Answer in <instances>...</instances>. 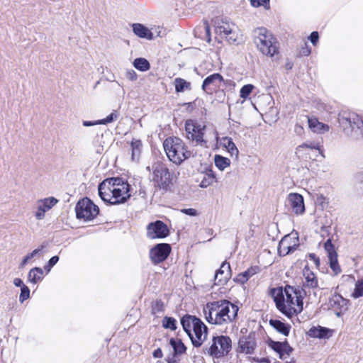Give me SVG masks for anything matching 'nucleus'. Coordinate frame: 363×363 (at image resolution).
Masks as SVG:
<instances>
[{
  "mask_svg": "<svg viewBox=\"0 0 363 363\" xmlns=\"http://www.w3.org/2000/svg\"><path fill=\"white\" fill-rule=\"evenodd\" d=\"M330 267L333 270V273L337 275L341 272L340 267L338 264L337 257H334L328 259Z\"/></svg>",
  "mask_w": 363,
  "mask_h": 363,
  "instance_id": "a18cd8bd",
  "label": "nucleus"
},
{
  "mask_svg": "<svg viewBox=\"0 0 363 363\" xmlns=\"http://www.w3.org/2000/svg\"><path fill=\"white\" fill-rule=\"evenodd\" d=\"M169 343L173 347L175 354H182L185 353L186 347L180 339L172 338Z\"/></svg>",
  "mask_w": 363,
  "mask_h": 363,
  "instance_id": "2f4dec72",
  "label": "nucleus"
},
{
  "mask_svg": "<svg viewBox=\"0 0 363 363\" xmlns=\"http://www.w3.org/2000/svg\"><path fill=\"white\" fill-rule=\"evenodd\" d=\"M292 66H293V65H292V63H291V62H288V63H286V68H287L288 69H291L292 68Z\"/></svg>",
  "mask_w": 363,
  "mask_h": 363,
  "instance_id": "338daca9",
  "label": "nucleus"
},
{
  "mask_svg": "<svg viewBox=\"0 0 363 363\" xmlns=\"http://www.w3.org/2000/svg\"><path fill=\"white\" fill-rule=\"evenodd\" d=\"M269 325L276 330L278 333L284 336H288L291 328V325L281 322L279 320L270 319L269 321Z\"/></svg>",
  "mask_w": 363,
  "mask_h": 363,
  "instance_id": "b1692460",
  "label": "nucleus"
},
{
  "mask_svg": "<svg viewBox=\"0 0 363 363\" xmlns=\"http://www.w3.org/2000/svg\"><path fill=\"white\" fill-rule=\"evenodd\" d=\"M319 35L317 31H313L311 33L309 39L313 45H315L318 41Z\"/></svg>",
  "mask_w": 363,
  "mask_h": 363,
  "instance_id": "4d7b16f0",
  "label": "nucleus"
},
{
  "mask_svg": "<svg viewBox=\"0 0 363 363\" xmlns=\"http://www.w3.org/2000/svg\"><path fill=\"white\" fill-rule=\"evenodd\" d=\"M216 166L220 170H224L226 167L230 166V161L228 158L224 157L221 155H216L214 158Z\"/></svg>",
  "mask_w": 363,
  "mask_h": 363,
  "instance_id": "e433bc0d",
  "label": "nucleus"
},
{
  "mask_svg": "<svg viewBox=\"0 0 363 363\" xmlns=\"http://www.w3.org/2000/svg\"><path fill=\"white\" fill-rule=\"evenodd\" d=\"M152 179L154 186L160 189L168 190L172 184L173 174L167 167L162 163L157 162L152 165Z\"/></svg>",
  "mask_w": 363,
  "mask_h": 363,
  "instance_id": "1a4fd4ad",
  "label": "nucleus"
},
{
  "mask_svg": "<svg viewBox=\"0 0 363 363\" xmlns=\"http://www.w3.org/2000/svg\"><path fill=\"white\" fill-rule=\"evenodd\" d=\"M269 294L275 302L277 308L287 318H292L303 311V300L299 289L286 285L272 288Z\"/></svg>",
  "mask_w": 363,
  "mask_h": 363,
  "instance_id": "f257e3e1",
  "label": "nucleus"
},
{
  "mask_svg": "<svg viewBox=\"0 0 363 363\" xmlns=\"http://www.w3.org/2000/svg\"><path fill=\"white\" fill-rule=\"evenodd\" d=\"M163 146L169 160L177 164H181L191 155V152L186 150L183 140L177 137L167 138Z\"/></svg>",
  "mask_w": 363,
  "mask_h": 363,
  "instance_id": "0eeeda50",
  "label": "nucleus"
},
{
  "mask_svg": "<svg viewBox=\"0 0 363 363\" xmlns=\"http://www.w3.org/2000/svg\"><path fill=\"white\" fill-rule=\"evenodd\" d=\"M329 303L334 310H339L336 312L337 316H340L342 313L347 309V300L339 294L333 295L330 298Z\"/></svg>",
  "mask_w": 363,
  "mask_h": 363,
  "instance_id": "aec40b11",
  "label": "nucleus"
},
{
  "mask_svg": "<svg viewBox=\"0 0 363 363\" xmlns=\"http://www.w3.org/2000/svg\"><path fill=\"white\" fill-rule=\"evenodd\" d=\"M311 48L306 44L300 51V54L303 56H308L311 54Z\"/></svg>",
  "mask_w": 363,
  "mask_h": 363,
  "instance_id": "bf43d9fd",
  "label": "nucleus"
},
{
  "mask_svg": "<svg viewBox=\"0 0 363 363\" xmlns=\"http://www.w3.org/2000/svg\"><path fill=\"white\" fill-rule=\"evenodd\" d=\"M239 311L238 306L225 299L207 303L203 308L206 320L212 325H225L233 323Z\"/></svg>",
  "mask_w": 363,
  "mask_h": 363,
  "instance_id": "f03ea898",
  "label": "nucleus"
},
{
  "mask_svg": "<svg viewBox=\"0 0 363 363\" xmlns=\"http://www.w3.org/2000/svg\"><path fill=\"white\" fill-rule=\"evenodd\" d=\"M147 230V237L150 239L163 238L169 233L167 226L160 220L150 223Z\"/></svg>",
  "mask_w": 363,
  "mask_h": 363,
  "instance_id": "2eb2a0df",
  "label": "nucleus"
},
{
  "mask_svg": "<svg viewBox=\"0 0 363 363\" xmlns=\"http://www.w3.org/2000/svg\"><path fill=\"white\" fill-rule=\"evenodd\" d=\"M253 360L258 363H270V360L266 357H263V358L255 357V358H253Z\"/></svg>",
  "mask_w": 363,
  "mask_h": 363,
  "instance_id": "e2e57ef3",
  "label": "nucleus"
},
{
  "mask_svg": "<svg viewBox=\"0 0 363 363\" xmlns=\"http://www.w3.org/2000/svg\"><path fill=\"white\" fill-rule=\"evenodd\" d=\"M162 325L165 328H169L172 330H175L177 328L176 320L172 317H164L162 321Z\"/></svg>",
  "mask_w": 363,
  "mask_h": 363,
  "instance_id": "c03bdc74",
  "label": "nucleus"
},
{
  "mask_svg": "<svg viewBox=\"0 0 363 363\" xmlns=\"http://www.w3.org/2000/svg\"><path fill=\"white\" fill-rule=\"evenodd\" d=\"M59 260V257L58 256H53L52 257L49 261H48V264L45 267V269L49 272L51 268L55 265L57 264V262H58Z\"/></svg>",
  "mask_w": 363,
  "mask_h": 363,
  "instance_id": "864d4df0",
  "label": "nucleus"
},
{
  "mask_svg": "<svg viewBox=\"0 0 363 363\" xmlns=\"http://www.w3.org/2000/svg\"><path fill=\"white\" fill-rule=\"evenodd\" d=\"M320 144L318 143H313V142H311V143H303L302 145H300L298 147H297V150H299L301 148H303V147H308V148H310V149H312V150H320Z\"/></svg>",
  "mask_w": 363,
  "mask_h": 363,
  "instance_id": "603ef678",
  "label": "nucleus"
},
{
  "mask_svg": "<svg viewBox=\"0 0 363 363\" xmlns=\"http://www.w3.org/2000/svg\"><path fill=\"white\" fill-rule=\"evenodd\" d=\"M199 319L195 316L191 315H184L181 320V324L183 327L184 331L188 334L189 337L191 336V328L193 329L194 326V320Z\"/></svg>",
  "mask_w": 363,
  "mask_h": 363,
  "instance_id": "cd10ccee",
  "label": "nucleus"
},
{
  "mask_svg": "<svg viewBox=\"0 0 363 363\" xmlns=\"http://www.w3.org/2000/svg\"><path fill=\"white\" fill-rule=\"evenodd\" d=\"M13 284L16 286L21 287V289L23 288V286H26L20 278L14 279Z\"/></svg>",
  "mask_w": 363,
  "mask_h": 363,
  "instance_id": "0e129e2a",
  "label": "nucleus"
},
{
  "mask_svg": "<svg viewBox=\"0 0 363 363\" xmlns=\"http://www.w3.org/2000/svg\"><path fill=\"white\" fill-rule=\"evenodd\" d=\"M99 195L106 203L117 205L125 203L130 197V185L121 177H111L99 185Z\"/></svg>",
  "mask_w": 363,
  "mask_h": 363,
  "instance_id": "7ed1b4c3",
  "label": "nucleus"
},
{
  "mask_svg": "<svg viewBox=\"0 0 363 363\" xmlns=\"http://www.w3.org/2000/svg\"><path fill=\"white\" fill-rule=\"evenodd\" d=\"M174 85L177 92H183L185 90L191 89V83L179 77L174 79Z\"/></svg>",
  "mask_w": 363,
  "mask_h": 363,
  "instance_id": "72a5a7b5",
  "label": "nucleus"
},
{
  "mask_svg": "<svg viewBox=\"0 0 363 363\" xmlns=\"http://www.w3.org/2000/svg\"><path fill=\"white\" fill-rule=\"evenodd\" d=\"M43 270L40 267H34L30 270L28 274V281L36 284L43 279Z\"/></svg>",
  "mask_w": 363,
  "mask_h": 363,
  "instance_id": "c756f323",
  "label": "nucleus"
},
{
  "mask_svg": "<svg viewBox=\"0 0 363 363\" xmlns=\"http://www.w3.org/2000/svg\"><path fill=\"white\" fill-rule=\"evenodd\" d=\"M354 189L358 195H363V172L357 175Z\"/></svg>",
  "mask_w": 363,
  "mask_h": 363,
  "instance_id": "a19ab883",
  "label": "nucleus"
},
{
  "mask_svg": "<svg viewBox=\"0 0 363 363\" xmlns=\"http://www.w3.org/2000/svg\"><path fill=\"white\" fill-rule=\"evenodd\" d=\"M215 181L216 177L213 171L209 170L205 174L203 179L200 183V186L201 188H207L208 186H211Z\"/></svg>",
  "mask_w": 363,
  "mask_h": 363,
  "instance_id": "f704fd0d",
  "label": "nucleus"
},
{
  "mask_svg": "<svg viewBox=\"0 0 363 363\" xmlns=\"http://www.w3.org/2000/svg\"><path fill=\"white\" fill-rule=\"evenodd\" d=\"M286 363H296L295 360L294 359H292L291 361L289 362H286Z\"/></svg>",
  "mask_w": 363,
  "mask_h": 363,
  "instance_id": "774afa93",
  "label": "nucleus"
},
{
  "mask_svg": "<svg viewBox=\"0 0 363 363\" xmlns=\"http://www.w3.org/2000/svg\"><path fill=\"white\" fill-rule=\"evenodd\" d=\"M308 122L309 128L314 133L323 134L330 130L328 125L320 122L316 118H308Z\"/></svg>",
  "mask_w": 363,
  "mask_h": 363,
  "instance_id": "5701e85b",
  "label": "nucleus"
},
{
  "mask_svg": "<svg viewBox=\"0 0 363 363\" xmlns=\"http://www.w3.org/2000/svg\"><path fill=\"white\" fill-rule=\"evenodd\" d=\"M257 347V340L255 333L242 336L239 339L238 352L246 354L254 353Z\"/></svg>",
  "mask_w": 363,
  "mask_h": 363,
  "instance_id": "4468645a",
  "label": "nucleus"
},
{
  "mask_svg": "<svg viewBox=\"0 0 363 363\" xmlns=\"http://www.w3.org/2000/svg\"><path fill=\"white\" fill-rule=\"evenodd\" d=\"M258 272H259V267L254 266L248 268L246 271L243 272V274L245 275L246 277H247V279H249L251 277L257 274Z\"/></svg>",
  "mask_w": 363,
  "mask_h": 363,
  "instance_id": "3c124183",
  "label": "nucleus"
},
{
  "mask_svg": "<svg viewBox=\"0 0 363 363\" xmlns=\"http://www.w3.org/2000/svg\"><path fill=\"white\" fill-rule=\"evenodd\" d=\"M308 334L311 337L328 338L331 336V330L323 327H313L309 330Z\"/></svg>",
  "mask_w": 363,
  "mask_h": 363,
  "instance_id": "bb28decb",
  "label": "nucleus"
},
{
  "mask_svg": "<svg viewBox=\"0 0 363 363\" xmlns=\"http://www.w3.org/2000/svg\"><path fill=\"white\" fill-rule=\"evenodd\" d=\"M133 66L138 70L142 72L147 71L150 67V63L149 62L142 57L136 58L133 62Z\"/></svg>",
  "mask_w": 363,
  "mask_h": 363,
  "instance_id": "c9c22d12",
  "label": "nucleus"
},
{
  "mask_svg": "<svg viewBox=\"0 0 363 363\" xmlns=\"http://www.w3.org/2000/svg\"><path fill=\"white\" fill-rule=\"evenodd\" d=\"M287 202L296 215H302L305 212L303 197L301 194L297 193L289 194Z\"/></svg>",
  "mask_w": 363,
  "mask_h": 363,
  "instance_id": "dca6fc26",
  "label": "nucleus"
},
{
  "mask_svg": "<svg viewBox=\"0 0 363 363\" xmlns=\"http://www.w3.org/2000/svg\"><path fill=\"white\" fill-rule=\"evenodd\" d=\"M58 202L57 199L54 197H49L38 202L37 211L35 212V218L38 220H42L45 217V213L49 211Z\"/></svg>",
  "mask_w": 363,
  "mask_h": 363,
  "instance_id": "a211bd4d",
  "label": "nucleus"
},
{
  "mask_svg": "<svg viewBox=\"0 0 363 363\" xmlns=\"http://www.w3.org/2000/svg\"><path fill=\"white\" fill-rule=\"evenodd\" d=\"M164 309V303L161 300H157L152 305L151 312L152 315H156L157 314L162 313Z\"/></svg>",
  "mask_w": 363,
  "mask_h": 363,
  "instance_id": "37998d69",
  "label": "nucleus"
},
{
  "mask_svg": "<svg viewBox=\"0 0 363 363\" xmlns=\"http://www.w3.org/2000/svg\"><path fill=\"white\" fill-rule=\"evenodd\" d=\"M235 280L240 284H245V282L247 281L248 279L247 277H246L245 275L243 274V272H242L236 277Z\"/></svg>",
  "mask_w": 363,
  "mask_h": 363,
  "instance_id": "13d9d810",
  "label": "nucleus"
},
{
  "mask_svg": "<svg viewBox=\"0 0 363 363\" xmlns=\"http://www.w3.org/2000/svg\"><path fill=\"white\" fill-rule=\"evenodd\" d=\"M223 146L230 153L232 156L238 155V150L233 143L232 138L228 137H224L222 139Z\"/></svg>",
  "mask_w": 363,
  "mask_h": 363,
  "instance_id": "473e14b6",
  "label": "nucleus"
},
{
  "mask_svg": "<svg viewBox=\"0 0 363 363\" xmlns=\"http://www.w3.org/2000/svg\"><path fill=\"white\" fill-rule=\"evenodd\" d=\"M231 276V269L230 264L227 262H223L219 269H218L215 274V284H223L227 282Z\"/></svg>",
  "mask_w": 363,
  "mask_h": 363,
  "instance_id": "6ab92c4d",
  "label": "nucleus"
},
{
  "mask_svg": "<svg viewBox=\"0 0 363 363\" xmlns=\"http://www.w3.org/2000/svg\"><path fill=\"white\" fill-rule=\"evenodd\" d=\"M294 351V349L289 345V342L286 341V346L283 347L282 351L279 355V358L281 359H284L286 357L289 356L291 353Z\"/></svg>",
  "mask_w": 363,
  "mask_h": 363,
  "instance_id": "09e8293b",
  "label": "nucleus"
},
{
  "mask_svg": "<svg viewBox=\"0 0 363 363\" xmlns=\"http://www.w3.org/2000/svg\"><path fill=\"white\" fill-rule=\"evenodd\" d=\"M46 247V245H41L38 248L34 250L31 253L28 254L22 260L21 262V267L25 266L29 259L34 257L36 255H38L40 251H42L45 247Z\"/></svg>",
  "mask_w": 363,
  "mask_h": 363,
  "instance_id": "79ce46f5",
  "label": "nucleus"
},
{
  "mask_svg": "<svg viewBox=\"0 0 363 363\" xmlns=\"http://www.w3.org/2000/svg\"><path fill=\"white\" fill-rule=\"evenodd\" d=\"M253 89L254 86L252 84L244 85L240 89V96L244 99H247L251 94Z\"/></svg>",
  "mask_w": 363,
  "mask_h": 363,
  "instance_id": "49530a36",
  "label": "nucleus"
},
{
  "mask_svg": "<svg viewBox=\"0 0 363 363\" xmlns=\"http://www.w3.org/2000/svg\"><path fill=\"white\" fill-rule=\"evenodd\" d=\"M324 249L328 254V259L337 257V252L335 250L334 245L332 243L330 238L328 239L324 243Z\"/></svg>",
  "mask_w": 363,
  "mask_h": 363,
  "instance_id": "4c0bfd02",
  "label": "nucleus"
},
{
  "mask_svg": "<svg viewBox=\"0 0 363 363\" xmlns=\"http://www.w3.org/2000/svg\"><path fill=\"white\" fill-rule=\"evenodd\" d=\"M126 78L130 81H135L138 79V75L133 69L128 70L125 73Z\"/></svg>",
  "mask_w": 363,
  "mask_h": 363,
  "instance_id": "6e6d98bb",
  "label": "nucleus"
},
{
  "mask_svg": "<svg viewBox=\"0 0 363 363\" xmlns=\"http://www.w3.org/2000/svg\"><path fill=\"white\" fill-rule=\"evenodd\" d=\"M171 252V246L167 243L157 244L150 251V257L155 264H159L164 262Z\"/></svg>",
  "mask_w": 363,
  "mask_h": 363,
  "instance_id": "f8f14e48",
  "label": "nucleus"
},
{
  "mask_svg": "<svg viewBox=\"0 0 363 363\" xmlns=\"http://www.w3.org/2000/svg\"><path fill=\"white\" fill-rule=\"evenodd\" d=\"M337 120L345 135L356 140L363 139V120L359 115L342 111L338 114Z\"/></svg>",
  "mask_w": 363,
  "mask_h": 363,
  "instance_id": "39448f33",
  "label": "nucleus"
},
{
  "mask_svg": "<svg viewBox=\"0 0 363 363\" xmlns=\"http://www.w3.org/2000/svg\"><path fill=\"white\" fill-rule=\"evenodd\" d=\"M119 116L118 113L116 111H113L111 113H110L106 118L97 120L95 121H83V125L86 127L92 126L95 125H106L108 123H111L116 121Z\"/></svg>",
  "mask_w": 363,
  "mask_h": 363,
  "instance_id": "393cba45",
  "label": "nucleus"
},
{
  "mask_svg": "<svg viewBox=\"0 0 363 363\" xmlns=\"http://www.w3.org/2000/svg\"><path fill=\"white\" fill-rule=\"evenodd\" d=\"M134 33L140 38L152 40L153 34L147 27L140 23H134L133 25Z\"/></svg>",
  "mask_w": 363,
  "mask_h": 363,
  "instance_id": "a878e982",
  "label": "nucleus"
},
{
  "mask_svg": "<svg viewBox=\"0 0 363 363\" xmlns=\"http://www.w3.org/2000/svg\"><path fill=\"white\" fill-rule=\"evenodd\" d=\"M267 344H268V346L269 347H271L274 351L277 352L279 356L281 354V352L282 351L283 347H284V345L286 346V340H285L284 342H277V341H274L272 340H269L267 342Z\"/></svg>",
  "mask_w": 363,
  "mask_h": 363,
  "instance_id": "58836bf2",
  "label": "nucleus"
},
{
  "mask_svg": "<svg viewBox=\"0 0 363 363\" xmlns=\"http://www.w3.org/2000/svg\"><path fill=\"white\" fill-rule=\"evenodd\" d=\"M225 38L230 43H236L238 38V28L233 29L230 33L225 35Z\"/></svg>",
  "mask_w": 363,
  "mask_h": 363,
  "instance_id": "de8ad7c7",
  "label": "nucleus"
},
{
  "mask_svg": "<svg viewBox=\"0 0 363 363\" xmlns=\"http://www.w3.org/2000/svg\"><path fill=\"white\" fill-rule=\"evenodd\" d=\"M223 81V77L218 73H214L207 77L203 82L202 89L206 94H212L220 83Z\"/></svg>",
  "mask_w": 363,
  "mask_h": 363,
  "instance_id": "f3484780",
  "label": "nucleus"
},
{
  "mask_svg": "<svg viewBox=\"0 0 363 363\" xmlns=\"http://www.w3.org/2000/svg\"><path fill=\"white\" fill-rule=\"evenodd\" d=\"M236 28V26L223 19H217L215 21V31L222 38L228 35L233 29Z\"/></svg>",
  "mask_w": 363,
  "mask_h": 363,
  "instance_id": "412c9836",
  "label": "nucleus"
},
{
  "mask_svg": "<svg viewBox=\"0 0 363 363\" xmlns=\"http://www.w3.org/2000/svg\"><path fill=\"white\" fill-rule=\"evenodd\" d=\"M75 211L78 219L91 220L99 214V208L89 199L84 198L77 202Z\"/></svg>",
  "mask_w": 363,
  "mask_h": 363,
  "instance_id": "9b49d317",
  "label": "nucleus"
},
{
  "mask_svg": "<svg viewBox=\"0 0 363 363\" xmlns=\"http://www.w3.org/2000/svg\"><path fill=\"white\" fill-rule=\"evenodd\" d=\"M310 259L313 260L317 267L320 264V259L315 254H310Z\"/></svg>",
  "mask_w": 363,
  "mask_h": 363,
  "instance_id": "680f3d73",
  "label": "nucleus"
},
{
  "mask_svg": "<svg viewBox=\"0 0 363 363\" xmlns=\"http://www.w3.org/2000/svg\"><path fill=\"white\" fill-rule=\"evenodd\" d=\"M337 120L345 135L356 140L363 139V120L359 115L342 111L338 114Z\"/></svg>",
  "mask_w": 363,
  "mask_h": 363,
  "instance_id": "20e7f679",
  "label": "nucleus"
},
{
  "mask_svg": "<svg viewBox=\"0 0 363 363\" xmlns=\"http://www.w3.org/2000/svg\"><path fill=\"white\" fill-rule=\"evenodd\" d=\"M232 348V341L228 336L213 337L211 343L203 348V353L213 359H220L226 356Z\"/></svg>",
  "mask_w": 363,
  "mask_h": 363,
  "instance_id": "6e6552de",
  "label": "nucleus"
},
{
  "mask_svg": "<svg viewBox=\"0 0 363 363\" xmlns=\"http://www.w3.org/2000/svg\"><path fill=\"white\" fill-rule=\"evenodd\" d=\"M21 291L19 301L23 303L30 297V289L27 286H23V288L21 289Z\"/></svg>",
  "mask_w": 363,
  "mask_h": 363,
  "instance_id": "8fccbe9b",
  "label": "nucleus"
},
{
  "mask_svg": "<svg viewBox=\"0 0 363 363\" xmlns=\"http://www.w3.org/2000/svg\"><path fill=\"white\" fill-rule=\"evenodd\" d=\"M351 296L354 298L363 296V279L358 280L355 283V287Z\"/></svg>",
  "mask_w": 363,
  "mask_h": 363,
  "instance_id": "ea45409f",
  "label": "nucleus"
},
{
  "mask_svg": "<svg viewBox=\"0 0 363 363\" xmlns=\"http://www.w3.org/2000/svg\"><path fill=\"white\" fill-rule=\"evenodd\" d=\"M303 276L306 281L305 285L309 288H316L318 286V279L315 274L308 269H304Z\"/></svg>",
  "mask_w": 363,
  "mask_h": 363,
  "instance_id": "c85d7f7f",
  "label": "nucleus"
},
{
  "mask_svg": "<svg viewBox=\"0 0 363 363\" xmlns=\"http://www.w3.org/2000/svg\"><path fill=\"white\" fill-rule=\"evenodd\" d=\"M251 5L254 7L266 6L269 4V0H250Z\"/></svg>",
  "mask_w": 363,
  "mask_h": 363,
  "instance_id": "5fc2aeb1",
  "label": "nucleus"
},
{
  "mask_svg": "<svg viewBox=\"0 0 363 363\" xmlns=\"http://www.w3.org/2000/svg\"><path fill=\"white\" fill-rule=\"evenodd\" d=\"M206 125L199 123L195 120H187L185 123V130L186 138L196 145H203L206 144V140L203 139Z\"/></svg>",
  "mask_w": 363,
  "mask_h": 363,
  "instance_id": "9d476101",
  "label": "nucleus"
},
{
  "mask_svg": "<svg viewBox=\"0 0 363 363\" xmlns=\"http://www.w3.org/2000/svg\"><path fill=\"white\" fill-rule=\"evenodd\" d=\"M153 357L155 358H161L162 357V352L160 348H157L153 352Z\"/></svg>",
  "mask_w": 363,
  "mask_h": 363,
  "instance_id": "69168bd1",
  "label": "nucleus"
},
{
  "mask_svg": "<svg viewBox=\"0 0 363 363\" xmlns=\"http://www.w3.org/2000/svg\"><path fill=\"white\" fill-rule=\"evenodd\" d=\"M183 213H184L186 215L194 216L196 215V210L194 208H185L182 210Z\"/></svg>",
  "mask_w": 363,
  "mask_h": 363,
  "instance_id": "052dcab7",
  "label": "nucleus"
},
{
  "mask_svg": "<svg viewBox=\"0 0 363 363\" xmlns=\"http://www.w3.org/2000/svg\"><path fill=\"white\" fill-rule=\"evenodd\" d=\"M194 326L189 337L194 347H199L207 335V327L200 319L194 320Z\"/></svg>",
  "mask_w": 363,
  "mask_h": 363,
  "instance_id": "ddd939ff",
  "label": "nucleus"
},
{
  "mask_svg": "<svg viewBox=\"0 0 363 363\" xmlns=\"http://www.w3.org/2000/svg\"><path fill=\"white\" fill-rule=\"evenodd\" d=\"M253 39L257 48L263 55L272 57L279 52V43L277 38L265 28L255 29Z\"/></svg>",
  "mask_w": 363,
  "mask_h": 363,
  "instance_id": "423d86ee",
  "label": "nucleus"
},
{
  "mask_svg": "<svg viewBox=\"0 0 363 363\" xmlns=\"http://www.w3.org/2000/svg\"><path fill=\"white\" fill-rule=\"evenodd\" d=\"M296 245H291V238L289 235L284 236L279 243L278 252L281 256H285L294 252Z\"/></svg>",
  "mask_w": 363,
  "mask_h": 363,
  "instance_id": "4be33fe9",
  "label": "nucleus"
},
{
  "mask_svg": "<svg viewBox=\"0 0 363 363\" xmlns=\"http://www.w3.org/2000/svg\"><path fill=\"white\" fill-rule=\"evenodd\" d=\"M131 150H132V160L138 161L143 147L142 142L140 140L133 139L130 144Z\"/></svg>",
  "mask_w": 363,
  "mask_h": 363,
  "instance_id": "7c9ffc66",
  "label": "nucleus"
}]
</instances>
